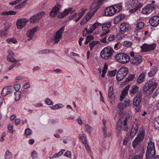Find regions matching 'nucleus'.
<instances>
[{
  "label": "nucleus",
  "instance_id": "1",
  "mask_svg": "<svg viewBox=\"0 0 159 159\" xmlns=\"http://www.w3.org/2000/svg\"><path fill=\"white\" fill-rule=\"evenodd\" d=\"M121 103H118L116 108V113L118 114L120 117H122L124 114L125 116V118L124 120L122 125L124 131H127L129 129V125L127 122L129 123L132 119L131 114L129 113L123 112L124 109L121 106Z\"/></svg>",
  "mask_w": 159,
  "mask_h": 159
},
{
  "label": "nucleus",
  "instance_id": "2",
  "mask_svg": "<svg viewBox=\"0 0 159 159\" xmlns=\"http://www.w3.org/2000/svg\"><path fill=\"white\" fill-rule=\"evenodd\" d=\"M101 2H93L90 7V11L83 19L80 23L81 25H84L96 12L97 10L99 8Z\"/></svg>",
  "mask_w": 159,
  "mask_h": 159
},
{
  "label": "nucleus",
  "instance_id": "3",
  "mask_svg": "<svg viewBox=\"0 0 159 159\" xmlns=\"http://www.w3.org/2000/svg\"><path fill=\"white\" fill-rule=\"evenodd\" d=\"M157 83L155 82L153 80H150L145 84L143 87V90L146 92V94L150 95L153 92L157 87Z\"/></svg>",
  "mask_w": 159,
  "mask_h": 159
},
{
  "label": "nucleus",
  "instance_id": "4",
  "mask_svg": "<svg viewBox=\"0 0 159 159\" xmlns=\"http://www.w3.org/2000/svg\"><path fill=\"white\" fill-rule=\"evenodd\" d=\"M115 51L113 48L109 46L104 48L101 51L100 56L104 60H107L110 58L113 55Z\"/></svg>",
  "mask_w": 159,
  "mask_h": 159
},
{
  "label": "nucleus",
  "instance_id": "5",
  "mask_svg": "<svg viewBox=\"0 0 159 159\" xmlns=\"http://www.w3.org/2000/svg\"><path fill=\"white\" fill-rule=\"evenodd\" d=\"M156 150L154 143L152 142H149L147 146L146 151V159H151L155 155Z\"/></svg>",
  "mask_w": 159,
  "mask_h": 159
},
{
  "label": "nucleus",
  "instance_id": "6",
  "mask_svg": "<svg viewBox=\"0 0 159 159\" xmlns=\"http://www.w3.org/2000/svg\"><path fill=\"white\" fill-rule=\"evenodd\" d=\"M144 26V23L139 21L137 23L135 28L134 32L135 33V38L140 40L141 39V36L143 34L142 29Z\"/></svg>",
  "mask_w": 159,
  "mask_h": 159
},
{
  "label": "nucleus",
  "instance_id": "7",
  "mask_svg": "<svg viewBox=\"0 0 159 159\" xmlns=\"http://www.w3.org/2000/svg\"><path fill=\"white\" fill-rule=\"evenodd\" d=\"M115 59L118 62L122 64H125L130 60L129 56L123 53L117 54L115 57Z\"/></svg>",
  "mask_w": 159,
  "mask_h": 159
},
{
  "label": "nucleus",
  "instance_id": "8",
  "mask_svg": "<svg viewBox=\"0 0 159 159\" xmlns=\"http://www.w3.org/2000/svg\"><path fill=\"white\" fill-rule=\"evenodd\" d=\"M65 30V26L61 27L57 31L54 36L50 40L51 42L54 43H57L62 37V34Z\"/></svg>",
  "mask_w": 159,
  "mask_h": 159
},
{
  "label": "nucleus",
  "instance_id": "9",
  "mask_svg": "<svg viewBox=\"0 0 159 159\" xmlns=\"http://www.w3.org/2000/svg\"><path fill=\"white\" fill-rule=\"evenodd\" d=\"M65 30V26L61 27L57 31L54 36L50 40L51 42L54 43H57L62 37V34Z\"/></svg>",
  "mask_w": 159,
  "mask_h": 159
},
{
  "label": "nucleus",
  "instance_id": "10",
  "mask_svg": "<svg viewBox=\"0 0 159 159\" xmlns=\"http://www.w3.org/2000/svg\"><path fill=\"white\" fill-rule=\"evenodd\" d=\"M155 1L153 0L152 3L146 5L142 10V12L143 14H148L152 12L155 8L156 5L155 4Z\"/></svg>",
  "mask_w": 159,
  "mask_h": 159
},
{
  "label": "nucleus",
  "instance_id": "11",
  "mask_svg": "<svg viewBox=\"0 0 159 159\" xmlns=\"http://www.w3.org/2000/svg\"><path fill=\"white\" fill-rule=\"evenodd\" d=\"M144 136V131H141L140 134L137 136L132 142L133 146L134 148H135L137 146L139 145L140 143L143 141Z\"/></svg>",
  "mask_w": 159,
  "mask_h": 159
},
{
  "label": "nucleus",
  "instance_id": "12",
  "mask_svg": "<svg viewBox=\"0 0 159 159\" xmlns=\"http://www.w3.org/2000/svg\"><path fill=\"white\" fill-rule=\"evenodd\" d=\"M45 15V12L44 11H42L37 14L34 15L31 17L28 20V21L31 23H34L38 21L39 20Z\"/></svg>",
  "mask_w": 159,
  "mask_h": 159
},
{
  "label": "nucleus",
  "instance_id": "13",
  "mask_svg": "<svg viewBox=\"0 0 159 159\" xmlns=\"http://www.w3.org/2000/svg\"><path fill=\"white\" fill-rule=\"evenodd\" d=\"M111 25V23L110 22L105 23L102 25V28L103 31L101 33V36H105L109 33L110 31L108 29L110 27Z\"/></svg>",
  "mask_w": 159,
  "mask_h": 159
},
{
  "label": "nucleus",
  "instance_id": "14",
  "mask_svg": "<svg viewBox=\"0 0 159 159\" xmlns=\"http://www.w3.org/2000/svg\"><path fill=\"white\" fill-rule=\"evenodd\" d=\"M28 21V20L25 18H20L16 21V26L18 29H21Z\"/></svg>",
  "mask_w": 159,
  "mask_h": 159
},
{
  "label": "nucleus",
  "instance_id": "15",
  "mask_svg": "<svg viewBox=\"0 0 159 159\" xmlns=\"http://www.w3.org/2000/svg\"><path fill=\"white\" fill-rule=\"evenodd\" d=\"M149 23L151 26L156 27L159 24V16H155L151 17L149 20Z\"/></svg>",
  "mask_w": 159,
  "mask_h": 159
},
{
  "label": "nucleus",
  "instance_id": "16",
  "mask_svg": "<svg viewBox=\"0 0 159 159\" xmlns=\"http://www.w3.org/2000/svg\"><path fill=\"white\" fill-rule=\"evenodd\" d=\"M61 7V5L58 3L56 5L52 8L51 11L50 12V16L52 17H54L56 16L58 13L59 8Z\"/></svg>",
  "mask_w": 159,
  "mask_h": 159
},
{
  "label": "nucleus",
  "instance_id": "17",
  "mask_svg": "<svg viewBox=\"0 0 159 159\" xmlns=\"http://www.w3.org/2000/svg\"><path fill=\"white\" fill-rule=\"evenodd\" d=\"M142 100V95L140 93H138L134 99L133 104L135 107H139Z\"/></svg>",
  "mask_w": 159,
  "mask_h": 159
},
{
  "label": "nucleus",
  "instance_id": "18",
  "mask_svg": "<svg viewBox=\"0 0 159 159\" xmlns=\"http://www.w3.org/2000/svg\"><path fill=\"white\" fill-rule=\"evenodd\" d=\"M38 29V27H34L27 31L26 35L28 38H29V40L33 39L35 35V33L37 31Z\"/></svg>",
  "mask_w": 159,
  "mask_h": 159
},
{
  "label": "nucleus",
  "instance_id": "19",
  "mask_svg": "<svg viewBox=\"0 0 159 159\" xmlns=\"http://www.w3.org/2000/svg\"><path fill=\"white\" fill-rule=\"evenodd\" d=\"M13 91V88L11 86H7L4 87L2 90L1 94L3 96L12 93Z\"/></svg>",
  "mask_w": 159,
  "mask_h": 159
},
{
  "label": "nucleus",
  "instance_id": "20",
  "mask_svg": "<svg viewBox=\"0 0 159 159\" xmlns=\"http://www.w3.org/2000/svg\"><path fill=\"white\" fill-rule=\"evenodd\" d=\"M75 10L73 9L72 8H69L68 9H65L64 11L60 13L58 15V17L60 18H63L66 16L69 13L71 14L75 11Z\"/></svg>",
  "mask_w": 159,
  "mask_h": 159
},
{
  "label": "nucleus",
  "instance_id": "21",
  "mask_svg": "<svg viewBox=\"0 0 159 159\" xmlns=\"http://www.w3.org/2000/svg\"><path fill=\"white\" fill-rule=\"evenodd\" d=\"M120 32L122 33L128 31L130 29V27L128 23L124 22L120 25Z\"/></svg>",
  "mask_w": 159,
  "mask_h": 159
},
{
  "label": "nucleus",
  "instance_id": "22",
  "mask_svg": "<svg viewBox=\"0 0 159 159\" xmlns=\"http://www.w3.org/2000/svg\"><path fill=\"white\" fill-rule=\"evenodd\" d=\"M8 55L7 57V60L9 61L12 62L16 63L19 60H16L14 58V53L11 50L8 51Z\"/></svg>",
  "mask_w": 159,
  "mask_h": 159
},
{
  "label": "nucleus",
  "instance_id": "23",
  "mask_svg": "<svg viewBox=\"0 0 159 159\" xmlns=\"http://www.w3.org/2000/svg\"><path fill=\"white\" fill-rule=\"evenodd\" d=\"M138 2V0H130L125 2V7L127 9L133 8L136 6Z\"/></svg>",
  "mask_w": 159,
  "mask_h": 159
},
{
  "label": "nucleus",
  "instance_id": "24",
  "mask_svg": "<svg viewBox=\"0 0 159 159\" xmlns=\"http://www.w3.org/2000/svg\"><path fill=\"white\" fill-rule=\"evenodd\" d=\"M142 61V57L139 55L136 56L130 61L131 63L135 65H138Z\"/></svg>",
  "mask_w": 159,
  "mask_h": 159
},
{
  "label": "nucleus",
  "instance_id": "25",
  "mask_svg": "<svg viewBox=\"0 0 159 159\" xmlns=\"http://www.w3.org/2000/svg\"><path fill=\"white\" fill-rule=\"evenodd\" d=\"M115 13L112 6L107 8L105 10V15L106 16H112Z\"/></svg>",
  "mask_w": 159,
  "mask_h": 159
},
{
  "label": "nucleus",
  "instance_id": "26",
  "mask_svg": "<svg viewBox=\"0 0 159 159\" xmlns=\"http://www.w3.org/2000/svg\"><path fill=\"white\" fill-rule=\"evenodd\" d=\"M129 85H127L125 87L124 89L122 91L120 97V101H122L125 98V96L128 94V91L129 89Z\"/></svg>",
  "mask_w": 159,
  "mask_h": 159
},
{
  "label": "nucleus",
  "instance_id": "27",
  "mask_svg": "<svg viewBox=\"0 0 159 159\" xmlns=\"http://www.w3.org/2000/svg\"><path fill=\"white\" fill-rule=\"evenodd\" d=\"M102 25L98 22H95L89 28V33L91 34L96 29L101 26Z\"/></svg>",
  "mask_w": 159,
  "mask_h": 159
},
{
  "label": "nucleus",
  "instance_id": "28",
  "mask_svg": "<svg viewBox=\"0 0 159 159\" xmlns=\"http://www.w3.org/2000/svg\"><path fill=\"white\" fill-rule=\"evenodd\" d=\"M118 71L119 72V74H122L123 75L126 76L128 73V69L125 67H122Z\"/></svg>",
  "mask_w": 159,
  "mask_h": 159
},
{
  "label": "nucleus",
  "instance_id": "29",
  "mask_svg": "<svg viewBox=\"0 0 159 159\" xmlns=\"http://www.w3.org/2000/svg\"><path fill=\"white\" fill-rule=\"evenodd\" d=\"M139 127L137 125L133 126L131 129L130 135L132 137H134L137 133Z\"/></svg>",
  "mask_w": 159,
  "mask_h": 159
},
{
  "label": "nucleus",
  "instance_id": "30",
  "mask_svg": "<svg viewBox=\"0 0 159 159\" xmlns=\"http://www.w3.org/2000/svg\"><path fill=\"white\" fill-rule=\"evenodd\" d=\"M121 4L122 3H120L112 6L114 10H115V13L119 12L122 9Z\"/></svg>",
  "mask_w": 159,
  "mask_h": 159
},
{
  "label": "nucleus",
  "instance_id": "31",
  "mask_svg": "<svg viewBox=\"0 0 159 159\" xmlns=\"http://www.w3.org/2000/svg\"><path fill=\"white\" fill-rule=\"evenodd\" d=\"M79 137L80 140H81L83 144L87 143V137L86 134L83 133L82 134H80L79 135Z\"/></svg>",
  "mask_w": 159,
  "mask_h": 159
},
{
  "label": "nucleus",
  "instance_id": "32",
  "mask_svg": "<svg viewBox=\"0 0 159 159\" xmlns=\"http://www.w3.org/2000/svg\"><path fill=\"white\" fill-rule=\"evenodd\" d=\"M130 102V100L129 99H126L122 102H120L119 103H121V106L124 108H126L129 107Z\"/></svg>",
  "mask_w": 159,
  "mask_h": 159
},
{
  "label": "nucleus",
  "instance_id": "33",
  "mask_svg": "<svg viewBox=\"0 0 159 159\" xmlns=\"http://www.w3.org/2000/svg\"><path fill=\"white\" fill-rule=\"evenodd\" d=\"M125 17L123 15H120L115 17L114 20V24H118Z\"/></svg>",
  "mask_w": 159,
  "mask_h": 159
},
{
  "label": "nucleus",
  "instance_id": "34",
  "mask_svg": "<svg viewBox=\"0 0 159 159\" xmlns=\"http://www.w3.org/2000/svg\"><path fill=\"white\" fill-rule=\"evenodd\" d=\"M6 42L9 44H16L17 43L16 39L13 37L8 38L6 40Z\"/></svg>",
  "mask_w": 159,
  "mask_h": 159
},
{
  "label": "nucleus",
  "instance_id": "35",
  "mask_svg": "<svg viewBox=\"0 0 159 159\" xmlns=\"http://www.w3.org/2000/svg\"><path fill=\"white\" fill-rule=\"evenodd\" d=\"M145 77V74L144 73H142L138 77L137 82L139 84H140L143 82Z\"/></svg>",
  "mask_w": 159,
  "mask_h": 159
},
{
  "label": "nucleus",
  "instance_id": "36",
  "mask_svg": "<svg viewBox=\"0 0 159 159\" xmlns=\"http://www.w3.org/2000/svg\"><path fill=\"white\" fill-rule=\"evenodd\" d=\"M84 125L85 126L84 129L87 132L90 134L93 130V128L91 126L86 123L84 124Z\"/></svg>",
  "mask_w": 159,
  "mask_h": 159
},
{
  "label": "nucleus",
  "instance_id": "37",
  "mask_svg": "<svg viewBox=\"0 0 159 159\" xmlns=\"http://www.w3.org/2000/svg\"><path fill=\"white\" fill-rule=\"evenodd\" d=\"M4 157L5 159H12V154L10 152L9 150H7L6 152Z\"/></svg>",
  "mask_w": 159,
  "mask_h": 159
},
{
  "label": "nucleus",
  "instance_id": "38",
  "mask_svg": "<svg viewBox=\"0 0 159 159\" xmlns=\"http://www.w3.org/2000/svg\"><path fill=\"white\" fill-rule=\"evenodd\" d=\"M141 48V51L142 52H146L149 51L148 44L144 43L140 47Z\"/></svg>",
  "mask_w": 159,
  "mask_h": 159
},
{
  "label": "nucleus",
  "instance_id": "39",
  "mask_svg": "<svg viewBox=\"0 0 159 159\" xmlns=\"http://www.w3.org/2000/svg\"><path fill=\"white\" fill-rule=\"evenodd\" d=\"M139 90V88L136 85L132 86L130 91V93L133 94L136 93Z\"/></svg>",
  "mask_w": 159,
  "mask_h": 159
},
{
  "label": "nucleus",
  "instance_id": "40",
  "mask_svg": "<svg viewBox=\"0 0 159 159\" xmlns=\"http://www.w3.org/2000/svg\"><path fill=\"white\" fill-rule=\"evenodd\" d=\"M119 72L118 71L116 73V79L118 81H120L123 79L126 76H124L122 74H119Z\"/></svg>",
  "mask_w": 159,
  "mask_h": 159
},
{
  "label": "nucleus",
  "instance_id": "41",
  "mask_svg": "<svg viewBox=\"0 0 159 159\" xmlns=\"http://www.w3.org/2000/svg\"><path fill=\"white\" fill-rule=\"evenodd\" d=\"M132 45V42L128 40L125 41L123 43V46L126 47H130Z\"/></svg>",
  "mask_w": 159,
  "mask_h": 159
},
{
  "label": "nucleus",
  "instance_id": "42",
  "mask_svg": "<svg viewBox=\"0 0 159 159\" xmlns=\"http://www.w3.org/2000/svg\"><path fill=\"white\" fill-rule=\"evenodd\" d=\"M20 94L21 93L20 92H16L14 93V95H15V100L16 101H18L21 98Z\"/></svg>",
  "mask_w": 159,
  "mask_h": 159
},
{
  "label": "nucleus",
  "instance_id": "43",
  "mask_svg": "<svg viewBox=\"0 0 159 159\" xmlns=\"http://www.w3.org/2000/svg\"><path fill=\"white\" fill-rule=\"evenodd\" d=\"M154 125L156 129L159 128V116L155 118Z\"/></svg>",
  "mask_w": 159,
  "mask_h": 159
},
{
  "label": "nucleus",
  "instance_id": "44",
  "mask_svg": "<svg viewBox=\"0 0 159 159\" xmlns=\"http://www.w3.org/2000/svg\"><path fill=\"white\" fill-rule=\"evenodd\" d=\"M52 51V50L49 49H44L41 50L39 51V54H47Z\"/></svg>",
  "mask_w": 159,
  "mask_h": 159
},
{
  "label": "nucleus",
  "instance_id": "45",
  "mask_svg": "<svg viewBox=\"0 0 159 159\" xmlns=\"http://www.w3.org/2000/svg\"><path fill=\"white\" fill-rule=\"evenodd\" d=\"M113 93H108V96L109 98L110 103L112 104L114 101V97L113 95Z\"/></svg>",
  "mask_w": 159,
  "mask_h": 159
},
{
  "label": "nucleus",
  "instance_id": "46",
  "mask_svg": "<svg viewBox=\"0 0 159 159\" xmlns=\"http://www.w3.org/2000/svg\"><path fill=\"white\" fill-rule=\"evenodd\" d=\"M157 72L156 69H153L148 72V75L150 77H152L154 76Z\"/></svg>",
  "mask_w": 159,
  "mask_h": 159
},
{
  "label": "nucleus",
  "instance_id": "47",
  "mask_svg": "<svg viewBox=\"0 0 159 159\" xmlns=\"http://www.w3.org/2000/svg\"><path fill=\"white\" fill-rule=\"evenodd\" d=\"M107 66L106 65H105L104 66V67L102 71V74L101 75V77L102 78L104 77L105 76V74L106 73L107 70Z\"/></svg>",
  "mask_w": 159,
  "mask_h": 159
},
{
  "label": "nucleus",
  "instance_id": "48",
  "mask_svg": "<svg viewBox=\"0 0 159 159\" xmlns=\"http://www.w3.org/2000/svg\"><path fill=\"white\" fill-rule=\"evenodd\" d=\"M134 77L135 75H129L128 78L125 80V83L126 84L127 82L132 80L134 78Z\"/></svg>",
  "mask_w": 159,
  "mask_h": 159
},
{
  "label": "nucleus",
  "instance_id": "49",
  "mask_svg": "<svg viewBox=\"0 0 159 159\" xmlns=\"http://www.w3.org/2000/svg\"><path fill=\"white\" fill-rule=\"evenodd\" d=\"M116 73V70H114L111 71H109L107 73V75L108 76H114L115 75Z\"/></svg>",
  "mask_w": 159,
  "mask_h": 159
},
{
  "label": "nucleus",
  "instance_id": "50",
  "mask_svg": "<svg viewBox=\"0 0 159 159\" xmlns=\"http://www.w3.org/2000/svg\"><path fill=\"white\" fill-rule=\"evenodd\" d=\"M148 45L149 51L153 50L156 47V44L155 43L151 44H148Z\"/></svg>",
  "mask_w": 159,
  "mask_h": 159
},
{
  "label": "nucleus",
  "instance_id": "51",
  "mask_svg": "<svg viewBox=\"0 0 159 159\" xmlns=\"http://www.w3.org/2000/svg\"><path fill=\"white\" fill-rule=\"evenodd\" d=\"M84 146L87 150V153L90 154L91 152V151L89 145L86 143L84 144Z\"/></svg>",
  "mask_w": 159,
  "mask_h": 159
},
{
  "label": "nucleus",
  "instance_id": "52",
  "mask_svg": "<svg viewBox=\"0 0 159 159\" xmlns=\"http://www.w3.org/2000/svg\"><path fill=\"white\" fill-rule=\"evenodd\" d=\"M63 154V152H62V151L60 150L58 152L53 155V157L55 158H58L61 156Z\"/></svg>",
  "mask_w": 159,
  "mask_h": 159
},
{
  "label": "nucleus",
  "instance_id": "53",
  "mask_svg": "<svg viewBox=\"0 0 159 159\" xmlns=\"http://www.w3.org/2000/svg\"><path fill=\"white\" fill-rule=\"evenodd\" d=\"M102 122L103 124V126L102 127V130L105 131V129H106L107 128V121L104 119L102 120Z\"/></svg>",
  "mask_w": 159,
  "mask_h": 159
},
{
  "label": "nucleus",
  "instance_id": "54",
  "mask_svg": "<svg viewBox=\"0 0 159 159\" xmlns=\"http://www.w3.org/2000/svg\"><path fill=\"white\" fill-rule=\"evenodd\" d=\"M4 30H2L0 31V36L2 38L6 37L7 35V33L4 32Z\"/></svg>",
  "mask_w": 159,
  "mask_h": 159
},
{
  "label": "nucleus",
  "instance_id": "55",
  "mask_svg": "<svg viewBox=\"0 0 159 159\" xmlns=\"http://www.w3.org/2000/svg\"><path fill=\"white\" fill-rule=\"evenodd\" d=\"M104 135V137H109L111 136V134L109 132L107 131V129H105V131L104 130H103Z\"/></svg>",
  "mask_w": 159,
  "mask_h": 159
},
{
  "label": "nucleus",
  "instance_id": "56",
  "mask_svg": "<svg viewBox=\"0 0 159 159\" xmlns=\"http://www.w3.org/2000/svg\"><path fill=\"white\" fill-rule=\"evenodd\" d=\"M98 42L96 41H93L89 44V46L91 50H92L93 48L97 45Z\"/></svg>",
  "mask_w": 159,
  "mask_h": 159
},
{
  "label": "nucleus",
  "instance_id": "57",
  "mask_svg": "<svg viewBox=\"0 0 159 159\" xmlns=\"http://www.w3.org/2000/svg\"><path fill=\"white\" fill-rule=\"evenodd\" d=\"M31 156L33 159H35L38 157V155L37 152L34 151H33L31 153Z\"/></svg>",
  "mask_w": 159,
  "mask_h": 159
},
{
  "label": "nucleus",
  "instance_id": "58",
  "mask_svg": "<svg viewBox=\"0 0 159 159\" xmlns=\"http://www.w3.org/2000/svg\"><path fill=\"white\" fill-rule=\"evenodd\" d=\"M143 152H141L140 155H136L133 157L132 159H140L143 155Z\"/></svg>",
  "mask_w": 159,
  "mask_h": 159
},
{
  "label": "nucleus",
  "instance_id": "59",
  "mask_svg": "<svg viewBox=\"0 0 159 159\" xmlns=\"http://www.w3.org/2000/svg\"><path fill=\"white\" fill-rule=\"evenodd\" d=\"M45 102L48 105H52V101L49 99L47 98L45 100Z\"/></svg>",
  "mask_w": 159,
  "mask_h": 159
},
{
  "label": "nucleus",
  "instance_id": "60",
  "mask_svg": "<svg viewBox=\"0 0 159 159\" xmlns=\"http://www.w3.org/2000/svg\"><path fill=\"white\" fill-rule=\"evenodd\" d=\"M13 89H14L16 91H18L20 88V85L19 84H15L13 87Z\"/></svg>",
  "mask_w": 159,
  "mask_h": 159
},
{
  "label": "nucleus",
  "instance_id": "61",
  "mask_svg": "<svg viewBox=\"0 0 159 159\" xmlns=\"http://www.w3.org/2000/svg\"><path fill=\"white\" fill-rule=\"evenodd\" d=\"M122 127V122H118L116 123V129H121Z\"/></svg>",
  "mask_w": 159,
  "mask_h": 159
},
{
  "label": "nucleus",
  "instance_id": "62",
  "mask_svg": "<svg viewBox=\"0 0 159 159\" xmlns=\"http://www.w3.org/2000/svg\"><path fill=\"white\" fill-rule=\"evenodd\" d=\"M64 155L68 158H71V152L69 151H67L64 154Z\"/></svg>",
  "mask_w": 159,
  "mask_h": 159
},
{
  "label": "nucleus",
  "instance_id": "63",
  "mask_svg": "<svg viewBox=\"0 0 159 159\" xmlns=\"http://www.w3.org/2000/svg\"><path fill=\"white\" fill-rule=\"evenodd\" d=\"M32 133V130L29 128L26 129L25 130V133L26 135H30Z\"/></svg>",
  "mask_w": 159,
  "mask_h": 159
},
{
  "label": "nucleus",
  "instance_id": "64",
  "mask_svg": "<svg viewBox=\"0 0 159 159\" xmlns=\"http://www.w3.org/2000/svg\"><path fill=\"white\" fill-rule=\"evenodd\" d=\"M115 37L114 35H111L108 38L107 40L109 41H113Z\"/></svg>",
  "mask_w": 159,
  "mask_h": 159
}]
</instances>
